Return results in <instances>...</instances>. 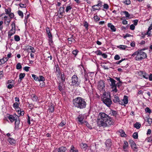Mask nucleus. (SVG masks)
I'll use <instances>...</instances> for the list:
<instances>
[{
    "label": "nucleus",
    "mask_w": 152,
    "mask_h": 152,
    "mask_svg": "<svg viewBox=\"0 0 152 152\" xmlns=\"http://www.w3.org/2000/svg\"><path fill=\"white\" fill-rule=\"evenodd\" d=\"M19 104V102H15V103H14L13 104V107L15 109L18 108Z\"/></svg>",
    "instance_id": "nucleus-33"
},
{
    "label": "nucleus",
    "mask_w": 152,
    "mask_h": 152,
    "mask_svg": "<svg viewBox=\"0 0 152 152\" xmlns=\"http://www.w3.org/2000/svg\"><path fill=\"white\" fill-rule=\"evenodd\" d=\"M141 126V124L137 122H136L134 125V127L137 129L140 128Z\"/></svg>",
    "instance_id": "nucleus-25"
},
{
    "label": "nucleus",
    "mask_w": 152,
    "mask_h": 152,
    "mask_svg": "<svg viewBox=\"0 0 152 152\" xmlns=\"http://www.w3.org/2000/svg\"><path fill=\"white\" fill-rule=\"evenodd\" d=\"M49 110H50V111L51 112H53L54 110V107L52 105H51V106H50L49 108Z\"/></svg>",
    "instance_id": "nucleus-51"
},
{
    "label": "nucleus",
    "mask_w": 152,
    "mask_h": 152,
    "mask_svg": "<svg viewBox=\"0 0 152 152\" xmlns=\"http://www.w3.org/2000/svg\"><path fill=\"white\" fill-rule=\"evenodd\" d=\"M85 123H86V125L88 128L90 129H92V127H91V126L88 123L86 122H85Z\"/></svg>",
    "instance_id": "nucleus-61"
},
{
    "label": "nucleus",
    "mask_w": 152,
    "mask_h": 152,
    "mask_svg": "<svg viewBox=\"0 0 152 152\" xmlns=\"http://www.w3.org/2000/svg\"><path fill=\"white\" fill-rule=\"evenodd\" d=\"M45 80V79L44 77L42 76H39V78H38V81H44Z\"/></svg>",
    "instance_id": "nucleus-34"
},
{
    "label": "nucleus",
    "mask_w": 152,
    "mask_h": 152,
    "mask_svg": "<svg viewBox=\"0 0 152 152\" xmlns=\"http://www.w3.org/2000/svg\"><path fill=\"white\" fill-rule=\"evenodd\" d=\"M134 139H137L138 138V134L137 132H134L132 135Z\"/></svg>",
    "instance_id": "nucleus-30"
},
{
    "label": "nucleus",
    "mask_w": 152,
    "mask_h": 152,
    "mask_svg": "<svg viewBox=\"0 0 152 152\" xmlns=\"http://www.w3.org/2000/svg\"><path fill=\"white\" fill-rule=\"evenodd\" d=\"M70 152H78V151L73 146H72L71 148Z\"/></svg>",
    "instance_id": "nucleus-32"
},
{
    "label": "nucleus",
    "mask_w": 152,
    "mask_h": 152,
    "mask_svg": "<svg viewBox=\"0 0 152 152\" xmlns=\"http://www.w3.org/2000/svg\"><path fill=\"white\" fill-rule=\"evenodd\" d=\"M102 66L105 69H108V68L107 66L105 64H102Z\"/></svg>",
    "instance_id": "nucleus-63"
},
{
    "label": "nucleus",
    "mask_w": 152,
    "mask_h": 152,
    "mask_svg": "<svg viewBox=\"0 0 152 152\" xmlns=\"http://www.w3.org/2000/svg\"><path fill=\"white\" fill-rule=\"evenodd\" d=\"M8 141L11 145L15 144V141L13 138L9 137L8 139Z\"/></svg>",
    "instance_id": "nucleus-19"
},
{
    "label": "nucleus",
    "mask_w": 152,
    "mask_h": 152,
    "mask_svg": "<svg viewBox=\"0 0 152 152\" xmlns=\"http://www.w3.org/2000/svg\"><path fill=\"white\" fill-rule=\"evenodd\" d=\"M123 13L125 15L126 17L128 18L129 17L130 15L128 12L124 11L123 12Z\"/></svg>",
    "instance_id": "nucleus-37"
},
{
    "label": "nucleus",
    "mask_w": 152,
    "mask_h": 152,
    "mask_svg": "<svg viewBox=\"0 0 152 152\" xmlns=\"http://www.w3.org/2000/svg\"><path fill=\"white\" fill-rule=\"evenodd\" d=\"M129 142L132 148L133 149L134 151L136 149H137L136 145L135 143L133 140L131 139L129 140Z\"/></svg>",
    "instance_id": "nucleus-10"
},
{
    "label": "nucleus",
    "mask_w": 152,
    "mask_h": 152,
    "mask_svg": "<svg viewBox=\"0 0 152 152\" xmlns=\"http://www.w3.org/2000/svg\"><path fill=\"white\" fill-rule=\"evenodd\" d=\"M8 60V58H7V57H4L2 59H1L0 60V61L1 62V63L4 64Z\"/></svg>",
    "instance_id": "nucleus-28"
},
{
    "label": "nucleus",
    "mask_w": 152,
    "mask_h": 152,
    "mask_svg": "<svg viewBox=\"0 0 152 152\" xmlns=\"http://www.w3.org/2000/svg\"><path fill=\"white\" fill-rule=\"evenodd\" d=\"M78 52V51L77 50H73L72 52V53L75 56H76L77 55V54Z\"/></svg>",
    "instance_id": "nucleus-56"
},
{
    "label": "nucleus",
    "mask_w": 152,
    "mask_h": 152,
    "mask_svg": "<svg viewBox=\"0 0 152 152\" xmlns=\"http://www.w3.org/2000/svg\"><path fill=\"white\" fill-rule=\"evenodd\" d=\"M32 76L34 80L36 81H38L39 77L35 75L32 74Z\"/></svg>",
    "instance_id": "nucleus-41"
},
{
    "label": "nucleus",
    "mask_w": 152,
    "mask_h": 152,
    "mask_svg": "<svg viewBox=\"0 0 152 152\" xmlns=\"http://www.w3.org/2000/svg\"><path fill=\"white\" fill-rule=\"evenodd\" d=\"M146 140H147L148 142H152V137H148L147 138Z\"/></svg>",
    "instance_id": "nucleus-48"
},
{
    "label": "nucleus",
    "mask_w": 152,
    "mask_h": 152,
    "mask_svg": "<svg viewBox=\"0 0 152 152\" xmlns=\"http://www.w3.org/2000/svg\"><path fill=\"white\" fill-rule=\"evenodd\" d=\"M68 39L69 41V43L70 44H71L73 40H74V39L72 37L69 38Z\"/></svg>",
    "instance_id": "nucleus-54"
},
{
    "label": "nucleus",
    "mask_w": 152,
    "mask_h": 152,
    "mask_svg": "<svg viewBox=\"0 0 152 152\" xmlns=\"http://www.w3.org/2000/svg\"><path fill=\"white\" fill-rule=\"evenodd\" d=\"M32 99L34 101H37L38 99L37 97L34 95H33L32 97Z\"/></svg>",
    "instance_id": "nucleus-44"
},
{
    "label": "nucleus",
    "mask_w": 152,
    "mask_h": 152,
    "mask_svg": "<svg viewBox=\"0 0 152 152\" xmlns=\"http://www.w3.org/2000/svg\"><path fill=\"white\" fill-rule=\"evenodd\" d=\"M102 99L104 103L108 107L110 106L112 103L110 95L108 94H104L102 97Z\"/></svg>",
    "instance_id": "nucleus-4"
},
{
    "label": "nucleus",
    "mask_w": 152,
    "mask_h": 152,
    "mask_svg": "<svg viewBox=\"0 0 152 152\" xmlns=\"http://www.w3.org/2000/svg\"><path fill=\"white\" fill-rule=\"evenodd\" d=\"M119 99L118 96L115 95V102H118L119 101Z\"/></svg>",
    "instance_id": "nucleus-47"
},
{
    "label": "nucleus",
    "mask_w": 152,
    "mask_h": 152,
    "mask_svg": "<svg viewBox=\"0 0 152 152\" xmlns=\"http://www.w3.org/2000/svg\"><path fill=\"white\" fill-rule=\"evenodd\" d=\"M126 60L125 58H122L121 60H120L119 61H117L115 62V64H119L121 63L122 61H123L124 60Z\"/></svg>",
    "instance_id": "nucleus-45"
},
{
    "label": "nucleus",
    "mask_w": 152,
    "mask_h": 152,
    "mask_svg": "<svg viewBox=\"0 0 152 152\" xmlns=\"http://www.w3.org/2000/svg\"><path fill=\"white\" fill-rule=\"evenodd\" d=\"M25 3L24 4H21V3H20L19 4V6L20 7H21V8L26 7V4H27L28 3H26L25 2Z\"/></svg>",
    "instance_id": "nucleus-43"
},
{
    "label": "nucleus",
    "mask_w": 152,
    "mask_h": 152,
    "mask_svg": "<svg viewBox=\"0 0 152 152\" xmlns=\"http://www.w3.org/2000/svg\"><path fill=\"white\" fill-rule=\"evenodd\" d=\"M107 80L110 86H111V88L112 89V91H114V89H113L114 87V80L110 77H107Z\"/></svg>",
    "instance_id": "nucleus-7"
},
{
    "label": "nucleus",
    "mask_w": 152,
    "mask_h": 152,
    "mask_svg": "<svg viewBox=\"0 0 152 152\" xmlns=\"http://www.w3.org/2000/svg\"><path fill=\"white\" fill-rule=\"evenodd\" d=\"M20 124V121L19 119V118H17L15 121V128L18 129L19 128V125Z\"/></svg>",
    "instance_id": "nucleus-20"
},
{
    "label": "nucleus",
    "mask_w": 152,
    "mask_h": 152,
    "mask_svg": "<svg viewBox=\"0 0 152 152\" xmlns=\"http://www.w3.org/2000/svg\"><path fill=\"white\" fill-rule=\"evenodd\" d=\"M139 75L143 78L146 79H148V75L145 71H140L138 72Z\"/></svg>",
    "instance_id": "nucleus-8"
},
{
    "label": "nucleus",
    "mask_w": 152,
    "mask_h": 152,
    "mask_svg": "<svg viewBox=\"0 0 152 152\" xmlns=\"http://www.w3.org/2000/svg\"><path fill=\"white\" fill-rule=\"evenodd\" d=\"M12 28L11 29L15 30V23L14 22H13L11 24Z\"/></svg>",
    "instance_id": "nucleus-55"
},
{
    "label": "nucleus",
    "mask_w": 152,
    "mask_h": 152,
    "mask_svg": "<svg viewBox=\"0 0 152 152\" xmlns=\"http://www.w3.org/2000/svg\"><path fill=\"white\" fill-rule=\"evenodd\" d=\"M73 104L76 107L81 109L86 107V104L84 99L78 97L73 100Z\"/></svg>",
    "instance_id": "nucleus-2"
},
{
    "label": "nucleus",
    "mask_w": 152,
    "mask_h": 152,
    "mask_svg": "<svg viewBox=\"0 0 152 152\" xmlns=\"http://www.w3.org/2000/svg\"><path fill=\"white\" fill-rule=\"evenodd\" d=\"M17 118H18V116H15V117H14L12 115H10L8 117V118L11 122L15 121Z\"/></svg>",
    "instance_id": "nucleus-12"
},
{
    "label": "nucleus",
    "mask_w": 152,
    "mask_h": 152,
    "mask_svg": "<svg viewBox=\"0 0 152 152\" xmlns=\"http://www.w3.org/2000/svg\"><path fill=\"white\" fill-rule=\"evenodd\" d=\"M105 144L107 147H110L112 144L110 140L108 139L106 140Z\"/></svg>",
    "instance_id": "nucleus-23"
},
{
    "label": "nucleus",
    "mask_w": 152,
    "mask_h": 152,
    "mask_svg": "<svg viewBox=\"0 0 152 152\" xmlns=\"http://www.w3.org/2000/svg\"><path fill=\"white\" fill-rule=\"evenodd\" d=\"M123 2L126 5H129L131 4V1L130 0H124Z\"/></svg>",
    "instance_id": "nucleus-42"
},
{
    "label": "nucleus",
    "mask_w": 152,
    "mask_h": 152,
    "mask_svg": "<svg viewBox=\"0 0 152 152\" xmlns=\"http://www.w3.org/2000/svg\"><path fill=\"white\" fill-rule=\"evenodd\" d=\"M104 83L103 80L100 81L98 84V88L100 91L102 90L104 87Z\"/></svg>",
    "instance_id": "nucleus-9"
},
{
    "label": "nucleus",
    "mask_w": 152,
    "mask_h": 152,
    "mask_svg": "<svg viewBox=\"0 0 152 152\" xmlns=\"http://www.w3.org/2000/svg\"><path fill=\"white\" fill-rule=\"evenodd\" d=\"M66 148L64 147H61L58 149V152H65Z\"/></svg>",
    "instance_id": "nucleus-21"
},
{
    "label": "nucleus",
    "mask_w": 152,
    "mask_h": 152,
    "mask_svg": "<svg viewBox=\"0 0 152 152\" xmlns=\"http://www.w3.org/2000/svg\"><path fill=\"white\" fill-rule=\"evenodd\" d=\"M30 68L28 66L24 67L23 68V69L26 72H28L29 71V69Z\"/></svg>",
    "instance_id": "nucleus-62"
},
{
    "label": "nucleus",
    "mask_w": 152,
    "mask_h": 152,
    "mask_svg": "<svg viewBox=\"0 0 152 152\" xmlns=\"http://www.w3.org/2000/svg\"><path fill=\"white\" fill-rule=\"evenodd\" d=\"M95 53L98 55H101L102 53V52L99 50H97V51H95Z\"/></svg>",
    "instance_id": "nucleus-52"
},
{
    "label": "nucleus",
    "mask_w": 152,
    "mask_h": 152,
    "mask_svg": "<svg viewBox=\"0 0 152 152\" xmlns=\"http://www.w3.org/2000/svg\"><path fill=\"white\" fill-rule=\"evenodd\" d=\"M143 49H141L134 52L132 56L134 57L136 56L135 59L136 61H138L143 59L147 57V55L146 53L143 51Z\"/></svg>",
    "instance_id": "nucleus-3"
},
{
    "label": "nucleus",
    "mask_w": 152,
    "mask_h": 152,
    "mask_svg": "<svg viewBox=\"0 0 152 152\" xmlns=\"http://www.w3.org/2000/svg\"><path fill=\"white\" fill-rule=\"evenodd\" d=\"M129 145L128 142L126 140L124 141V144L123 146V149L124 151L126 152L127 151L126 150V149L128 146Z\"/></svg>",
    "instance_id": "nucleus-18"
},
{
    "label": "nucleus",
    "mask_w": 152,
    "mask_h": 152,
    "mask_svg": "<svg viewBox=\"0 0 152 152\" xmlns=\"http://www.w3.org/2000/svg\"><path fill=\"white\" fill-rule=\"evenodd\" d=\"M83 119L84 116L81 115H79L77 117V119H78V121L81 124H82L83 123Z\"/></svg>",
    "instance_id": "nucleus-16"
},
{
    "label": "nucleus",
    "mask_w": 152,
    "mask_h": 152,
    "mask_svg": "<svg viewBox=\"0 0 152 152\" xmlns=\"http://www.w3.org/2000/svg\"><path fill=\"white\" fill-rule=\"evenodd\" d=\"M27 50L28 52H29L31 50V52L32 53H34L35 52V50L34 47L30 46H27Z\"/></svg>",
    "instance_id": "nucleus-14"
},
{
    "label": "nucleus",
    "mask_w": 152,
    "mask_h": 152,
    "mask_svg": "<svg viewBox=\"0 0 152 152\" xmlns=\"http://www.w3.org/2000/svg\"><path fill=\"white\" fill-rule=\"evenodd\" d=\"M123 100L124 104H127L128 102V97L126 96H124Z\"/></svg>",
    "instance_id": "nucleus-24"
},
{
    "label": "nucleus",
    "mask_w": 152,
    "mask_h": 152,
    "mask_svg": "<svg viewBox=\"0 0 152 152\" xmlns=\"http://www.w3.org/2000/svg\"><path fill=\"white\" fill-rule=\"evenodd\" d=\"M25 75V74L24 73H21L19 75V79H20V80L23 78Z\"/></svg>",
    "instance_id": "nucleus-35"
},
{
    "label": "nucleus",
    "mask_w": 152,
    "mask_h": 152,
    "mask_svg": "<svg viewBox=\"0 0 152 152\" xmlns=\"http://www.w3.org/2000/svg\"><path fill=\"white\" fill-rule=\"evenodd\" d=\"M11 10L10 8L8 7L7 8L5 9V12L6 14L8 15L10 18H13L14 17V14L11 12Z\"/></svg>",
    "instance_id": "nucleus-6"
},
{
    "label": "nucleus",
    "mask_w": 152,
    "mask_h": 152,
    "mask_svg": "<svg viewBox=\"0 0 152 152\" xmlns=\"http://www.w3.org/2000/svg\"><path fill=\"white\" fill-rule=\"evenodd\" d=\"M122 83V81H120L118 83H117L116 84V87H119L120 86H121Z\"/></svg>",
    "instance_id": "nucleus-53"
},
{
    "label": "nucleus",
    "mask_w": 152,
    "mask_h": 152,
    "mask_svg": "<svg viewBox=\"0 0 152 152\" xmlns=\"http://www.w3.org/2000/svg\"><path fill=\"white\" fill-rule=\"evenodd\" d=\"M18 13L19 15L22 18H23V13L21 11L19 10L18 12Z\"/></svg>",
    "instance_id": "nucleus-40"
},
{
    "label": "nucleus",
    "mask_w": 152,
    "mask_h": 152,
    "mask_svg": "<svg viewBox=\"0 0 152 152\" xmlns=\"http://www.w3.org/2000/svg\"><path fill=\"white\" fill-rule=\"evenodd\" d=\"M16 69H20L22 68V66L20 63H18L16 66Z\"/></svg>",
    "instance_id": "nucleus-36"
},
{
    "label": "nucleus",
    "mask_w": 152,
    "mask_h": 152,
    "mask_svg": "<svg viewBox=\"0 0 152 152\" xmlns=\"http://www.w3.org/2000/svg\"><path fill=\"white\" fill-rule=\"evenodd\" d=\"M80 146L82 148L84 149L85 150L88 147L87 145L85 143H81L80 144Z\"/></svg>",
    "instance_id": "nucleus-27"
},
{
    "label": "nucleus",
    "mask_w": 152,
    "mask_h": 152,
    "mask_svg": "<svg viewBox=\"0 0 152 152\" xmlns=\"http://www.w3.org/2000/svg\"><path fill=\"white\" fill-rule=\"evenodd\" d=\"M145 121L148 123L149 125H150L152 122V119L150 118L149 116L148 115L146 117V119Z\"/></svg>",
    "instance_id": "nucleus-15"
},
{
    "label": "nucleus",
    "mask_w": 152,
    "mask_h": 152,
    "mask_svg": "<svg viewBox=\"0 0 152 152\" xmlns=\"http://www.w3.org/2000/svg\"><path fill=\"white\" fill-rule=\"evenodd\" d=\"M46 32L48 34V37L49 38V40L50 42H52V36L51 35V34L50 31V30L49 27H47L46 28Z\"/></svg>",
    "instance_id": "nucleus-11"
},
{
    "label": "nucleus",
    "mask_w": 152,
    "mask_h": 152,
    "mask_svg": "<svg viewBox=\"0 0 152 152\" xmlns=\"http://www.w3.org/2000/svg\"><path fill=\"white\" fill-rule=\"evenodd\" d=\"M64 7H60L59 10V12H60V14L62 15L63 13L64 12Z\"/></svg>",
    "instance_id": "nucleus-31"
},
{
    "label": "nucleus",
    "mask_w": 152,
    "mask_h": 152,
    "mask_svg": "<svg viewBox=\"0 0 152 152\" xmlns=\"http://www.w3.org/2000/svg\"><path fill=\"white\" fill-rule=\"evenodd\" d=\"M72 7L70 6H67L66 9V12H68V11L69 10H71L72 9Z\"/></svg>",
    "instance_id": "nucleus-49"
},
{
    "label": "nucleus",
    "mask_w": 152,
    "mask_h": 152,
    "mask_svg": "<svg viewBox=\"0 0 152 152\" xmlns=\"http://www.w3.org/2000/svg\"><path fill=\"white\" fill-rule=\"evenodd\" d=\"M95 6L98 7H101L102 6V2L100 1H99L97 5H95Z\"/></svg>",
    "instance_id": "nucleus-58"
},
{
    "label": "nucleus",
    "mask_w": 152,
    "mask_h": 152,
    "mask_svg": "<svg viewBox=\"0 0 152 152\" xmlns=\"http://www.w3.org/2000/svg\"><path fill=\"white\" fill-rule=\"evenodd\" d=\"M15 32V30L11 29L8 33V37L10 38L11 36L14 34Z\"/></svg>",
    "instance_id": "nucleus-13"
},
{
    "label": "nucleus",
    "mask_w": 152,
    "mask_h": 152,
    "mask_svg": "<svg viewBox=\"0 0 152 152\" xmlns=\"http://www.w3.org/2000/svg\"><path fill=\"white\" fill-rule=\"evenodd\" d=\"M107 26L108 27L110 28L113 31H114V26L112 25L110 23L108 24Z\"/></svg>",
    "instance_id": "nucleus-29"
},
{
    "label": "nucleus",
    "mask_w": 152,
    "mask_h": 152,
    "mask_svg": "<svg viewBox=\"0 0 152 152\" xmlns=\"http://www.w3.org/2000/svg\"><path fill=\"white\" fill-rule=\"evenodd\" d=\"M97 123L99 127L109 126L112 124L111 119L104 113L101 112L98 116Z\"/></svg>",
    "instance_id": "nucleus-1"
},
{
    "label": "nucleus",
    "mask_w": 152,
    "mask_h": 152,
    "mask_svg": "<svg viewBox=\"0 0 152 152\" xmlns=\"http://www.w3.org/2000/svg\"><path fill=\"white\" fill-rule=\"evenodd\" d=\"M135 27L134 24H132L130 25V29L132 30H134V29Z\"/></svg>",
    "instance_id": "nucleus-59"
},
{
    "label": "nucleus",
    "mask_w": 152,
    "mask_h": 152,
    "mask_svg": "<svg viewBox=\"0 0 152 152\" xmlns=\"http://www.w3.org/2000/svg\"><path fill=\"white\" fill-rule=\"evenodd\" d=\"M11 19L10 18H9L8 17L7 18L4 19V23L5 24H6L7 26H8L9 25V23L11 21Z\"/></svg>",
    "instance_id": "nucleus-17"
},
{
    "label": "nucleus",
    "mask_w": 152,
    "mask_h": 152,
    "mask_svg": "<svg viewBox=\"0 0 152 152\" xmlns=\"http://www.w3.org/2000/svg\"><path fill=\"white\" fill-rule=\"evenodd\" d=\"M117 47L118 48H119V49L122 50H125L126 48L127 47L126 45H120L119 46H117Z\"/></svg>",
    "instance_id": "nucleus-26"
},
{
    "label": "nucleus",
    "mask_w": 152,
    "mask_h": 152,
    "mask_svg": "<svg viewBox=\"0 0 152 152\" xmlns=\"http://www.w3.org/2000/svg\"><path fill=\"white\" fill-rule=\"evenodd\" d=\"M149 80L150 81H152V74H150L149 76H148Z\"/></svg>",
    "instance_id": "nucleus-64"
},
{
    "label": "nucleus",
    "mask_w": 152,
    "mask_h": 152,
    "mask_svg": "<svg viewBox=\"0 0 152 152\" xmlns=\"http://www.w3.org/2000/svg\"><path fill=\"white\" fill-rule=\"evenodd\" d=\"M145 110L146 113H151V110L148 107H147L145 109Z\"/></svg>",
    "instance_id": "nucleus-39"
},
{
    "label": "nucleus",
    "mask_w": 152,
    "mask_h": 152,
    "mask_svg": "<svg viewBox=\"0 0 152 152\" xmlns=\"http://www.w3.org/2000/svg\"><path fill=\"white\" fill-rule=\"evenodd\" d=\"M84 26L86 28L88 29V23L87 22H85L84 23Z\"/></svg>",
    "instance_id": "nucleus-60"
},
{
    "label": "nucleus",
    "mask_w": 152,
    "mask_h": 152,
    "mask_svg": "<svg viewBox=\"0 0 152 152\" xmlns=\"http://www.w3.org/2000/svg\"><path fill=\"white\" fill-rule=\"evenodd\" d=\"M120 58V56L118 55H116L115 56V60H118Z\"/></svg>",
    "instance_id": "nucleus-57"
},
{
    "label": "nucleus",
    "mask_w": 152,
    "mask_h": 152,
    "mask_svg": "<svg viewBox=\"0 0 152 152\" xmlns=\"http://www.w3.org/2000/svg\"><path fill=\"white\" fill-rule=\"evenodd\" d=\"M94 19L96 21H99L100 20L99 18L97 15H95L94 16Z\"/></svg>",
    "instance_id": "nucleus-50"
},
{
    "label": "nucleus",
    "mask_w": 152,
    "mask_h": 152,
    "mask_svg": "<svg viewBox=\"0 0 152 152\" xmlns=\"http://www.w3.org/2000/svg\"><path fill=\"white\" fill-rule=\"evenodd\" d=\"M96 6H95V5H94L92 6V9H91V11H94L96 10H99L100 9V8L99 9H98L96 8H95Z\"/></svg>",
    "instance_id": "nucleus-46"
},
{
    "label": "nucleus",
    "mask_w": 152,
    "mask_h": 152,
    "mask_svg": "<svg viewBox=\"0 0 152 152\" xmlns=\"http://www.w3.org/2000/svg\"><path fill=\"white\" fill-rule=\"evenodd\" d=\"M80 80L76 75H74L72 77V85L75 86H78L80 83Z\"/></svg>",
    "instance_id": "nucleus-5"
},
{
    "label": "nucleus",
    "mask_w": 152,
    "mask_h": 152,
    "mask_svg": "<svg viewBox=\"0 0 152 152\" xmlns=\"http://www.w3.org/2000/svg\"><path fill=\"white\" fill-rule=\"evenodd\" d=\"M120 133L121 137H126L127 136L126 134H125L124 131L122 129H121L120 131Z\"/></svg>",
    "instance_id": "nucleus-22"
},
{
    "label": "nucleus",
    "mask_w": 152,
    "mask_h": 152,
    "mask_svg": "<svg viewBox=\"0 0 152 152\" xmlns=\"http://www.w3.org/2000/svg\"><path fill=\"white\" fill-rule=\"evenodd\" d=\"M14 39L16 41H19L20 40V37L17 35H15L14 36Z\"/></svg>",
    "instance_id": "nucleus-38"
}]
</instances>
